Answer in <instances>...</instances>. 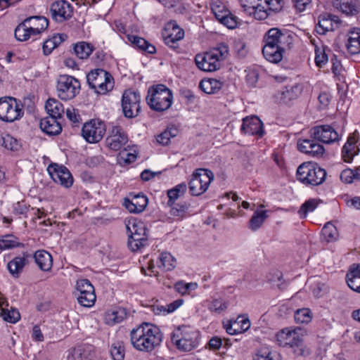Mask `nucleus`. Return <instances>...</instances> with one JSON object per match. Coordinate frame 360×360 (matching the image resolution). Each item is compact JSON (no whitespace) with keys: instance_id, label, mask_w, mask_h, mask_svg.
Returning <instances> with one entry per match:
<instances>
[{"instance_id":"obj_27","label":"nucleus","mask_w":360,"mask_h":360,"mask_svg":"<svg viewBox=\"0 0 360 360\" xmlns=\"http://www.w3.org/2000/svg\"><path fill=\"white\" fill-rule=\"evenodd\" d=\"M30 255L27 252L22 256L15 257L8 263V269L14 277H18L23 268L28 264Z\"/></svg>"},{"instance_id":"obj_63","label":"nucleus","mask_w":360,"mask_h":360,"mask_svg":"<svg viewBox=\"0 0 360 360\" xmlns=\"http://www.w3.org/2000/svg\"><path fill=\"white\" fill-rule=\"evenodd\" d=\"M285 4V0H271V12L275 13L282 12L284 9Z\"/></svg>"},{"instance_id":"obj_9","label":"nucleus","mask_w":360,"mask_h":360,"mask_svg":"<svg viewBox=\"0 0 360 360\" xmlns=\"http://www.w3.org/2000/svg\"><path fill=\"white\" fill-rule=\"evenodd\" d=\"M56 88L58 96L63 101H68L74 98L79 94L80 83L72 76L60 75Z\"/></svg>"},{"instance_id":"obj_35","label":"nucleus","mask_w":360,"mask_h":360,"mask_svg":"<svg viewBox=\"0 0 360 360\" xmlns=\"http://www.w3.org/2000/svg\"><path fill=\"white\" fill-rule=\"evenodd\" d=\"M127 38L131 44L138 47L140 50L144 51L148 53H154L156 51L155 47L143 38L134 35H128Z\"/></svg>"},{"instance_id":"obj_7","label":"nucleus","mask_w":360,"mask_h":360,"mask_svg":"<svg viewBox=\"0 0 360 360\" xmlns=\"http://www.w3.org/2000/svg\"><path fill=\"white\" fill-rule=\"evenodd\" d=\"M291 42L292 37L287 31L271 28V63H278L282 60Z\"/></svg>"},{"instance_id":"obj_16","label":"nucleus","mask_w":360,"mask_h":360,"mask_svg":"<svg viewBox=\"0 0 360 360\" xmlns=\"http://www.w3.org/2000/svg\"><path fill=\"white\" fill-rule=\"evenodd\" d=\"M47 170L56 183L60 184L65 188H69L72 185V176L65 166L53 163L48 167Z\"/></svg>"},{"instance_id":"obj_49","label":"nucleus","mask_w":360,"mask_h":360,"mask_svg":"<svg viewBox=\"0 0 360 360\" xmlns=\"http://www.w3.org/2000/svg\"><path fill=\"white\" fill-rule=\"evenodd\" d=\"M160 262L166 271L174 269L176 264V259L169 252H163L160 257Z\"/></svg>"},{"instance_id":"obj_64","label":"nucleus","mask_w":360,"mask_h":360,"mask_svg":"<svg viewBox=\"0 0 360 360\" xmlns=\"http://www.w3.org/2000/svg\"><path fill=\"white\" fill-rule=\"evenodd\" d=\"M28 207L24 202H18L13 205V212L15 214H26Z\"/></svg>"},{"instance_id":"obj_37","label":"nucleus","mask_w":360,"mask_h":360,"mask_svg":"<svg viewBox=\"0 0 360 360\" xmlns=\"http://www.w3.org/2000/svg\"><path fill=\"white\" fill-rule=\"evenodd\" d=\"M29 21L25 20L15 28V37L17 40L24 41L30 39L31 36H34L30 30L31 27L28 26Z\"/></svg>"},{"instance_id":"obj_55","label":"nucleus","mask_w":360,"mask_h":360,"mask_svg":"<svg viewBox=\"0 0 360 360\" xmlns=\"http://www.w3.org/2000/svg\"><path fill=\"white\" fill-rule=\"evenodd\" d=\"M348 51L351 54H357L360 53V40L355 38H348L346 44Z\"/></svg>"},{"instance_id":"obj_14","label":"nucleus","mask_w":360,"mask_h":360,"mask_svg":"<svg viewBox=\"0 0 360 360\" xmlns=\"http://www.w3.org/2000/svg\"><path fill=\"white\" fill-rule=\"evenodd\" d=\"M245 11L259 20L266 19L270 10V0H240Z\"/></svg>"},{"instance_id":"obj_24","label":"nucleus","mask_w":360,"mask_h":360,"mask_svg":"<svg viewBox=\"0 0 360 360\" xmlns=\"http://www.w3.org/2000/svg\"><path fill=\"white\" fill-rule=\"evenodd\" d=\"M148 202L147 197L139 193L133 196L131 199L125 198L123 205L131 213H141L146 209Z\"/></svg>"},{"instance_id":"obj_23","label":"nucleus","mask_w":360,"mask_h":360,"mask_svg":"<svg viewBox=\"0 0 360 360\" xmlns=\"http://www.w3.org/2000/svg\"><path fill=\"white\" fill-rule=\"evenodd\" d=\"M302 92V87L295 84L290 88L285 87L274 95L275 102L279 104H288L291 101L296 99Z\"/></svg>"},{"instance_id":"obj_46","label":"nucleus","mask_w":360,"mask_h":360,"mask_svg":"<svg viewBox=\"0 0 360 360\" xmlns=\"http://www.w3.org/2000/svg\"><path fill=\"white\" fill-rule=\"evenodd\" d=\"M295 321L297 323H309L312 319V314L309 309L303 308L297 309L295 313Z\"/></svg>"},{"instance_id":"obj_25","label":"nucleus","mask_w":360,"mask_h":360,"mask_svg":"<svg viewBox=\"0 0 360 360\" xmlns=\"http://www.w3.org/2000/svg\"><path fill=\"white\" fill-rule=\"evenodd\" d=\"M357 139L354 134L350 135L342 149V158L346 162H351L354 157L358 155L359 148L356 146Z\"/></svg>"},{"instance_id":"obj_59","label":"nucleus","mask_w":360,"mask_h":360,"mask_svg":"<svg viewBox=\"0 0 360 360\" xmlns=\"http://www.w3.org/2000/svg\"><path fill=\"white\" fill-rule=\"evenodd\" d=\"M224 14L226 15V17L224 18L221 23L229 29L235 28L237 25L236 18L233 16L229 11Z\"/></svg>"},{"instance_id":"obj_30","label":"nucleus","mask_w":360,"mask_h":360,"mask_svg":"<svg viewBox=\"0 0 360 360\" xmlns=\"http://www.w3.org/2000/svg\"><path fill=\"white\" fill-rule=\"evenodd\" d=\"M348 286L354 291L359 292L360 288V264H352L346 275Z\"/></svg>"},{"instance_id":"obj_18","label":"nucleus","mask_w":360,"mask_h":360,"mask_svg":"<svg viewBox=\"0 0 360 360\" xmlns=\"http://www.w3.org/2000/svg\"><path fill=\"white\" fill-rule=\"evenodd\" d=\"M128 141L127 135L119 126L112 128L106 138V145L113 150H120Z\"/></svg>"},{"instance_id":"obj_29","label":"nucleus","mask_w":360,"mask_h":360,"mask_svg":"<svg viewBox=\"0 0 360 360\" xmlns=\"http://www.w3.org/2000/svg\"><path fill=\"white\" fill-rule=\"evenodd\" d=\"M33 257L36 264L41 270L48 271L51 269L53 265V259L49 252L44 250H37L34 254Z\"/></svg>"},{"instance_id":"obj_34","label":"nucleus","mask_w":360,"mask_h":360,"mask_svg":"<svg viewBox=\"0 0 360 360\" xmlns=\"http://www.w3.org/2000/svg\"><path fill=\"white\" fill-rule=\"evenodd\" d=\"M333 18H335V16H331L327 13L319 15L318 23L316 27V32L320 34H324L327 32L333 30Z\"/></svg>"},{"instance_id":"obj_26","label":"nucleus","mask_w":360,"mask_h":360,"mask_svg":"<svg viewBox=\"0 0 360 360\" xmlns=\"http://www.w3.org/2000/svg\"><path fill=\"white\" fill-rule=\"evenodd\" d=\"M128 236V247L133 252L141 250L148 244L147 230L138 233L129 234Z\"/></svg>"},{"instance_id":"obj_3","label":"nucleus","mask_w":360,"mask_h":360,"mask_svg":"<svg viewBox=\"0 0 360 360\" xmlns=\"http://www.w3.org/2000/svg\"><path fill=\"white\" fill-rule=\"evenodd\" d=\"M146 101L152 110L157 112L165 111L172 104V91L164 84L153 85L148 90Z\"/></svg>"},{"instance_id":"obj_19","label":"nucleus","mask_w":360,"mask_h":360,"mask_svg":"<svg viewBox=\"0 0 360 360\" xmlns=\"http://www.w3.org/2000/svg\"><path fill=\"white\" fill-rule=\"evenodd\" d=\"M167 34L165 36V44L173 49L178 48L177 41L184 37V31L175 21L168 22L165 27Z\"/></svg>"},{"instance_id":"obj_36","label":"nucleus","mask_w":360,"mask_h":360,"mask_svg":"<svg viewBox=\"0 0 360 360\" xmlns=\"http://www.w3.org/2000/svg\"><path fill=\"white\" fill-rule=\"evenodd\" d=\"M167 205L170 207V214L181 219L186 216L190 207V204L185 201L167 203Z\"/></svg>"},{"instance_id":"obj_40","label":"nucleus","mask_w":360,"mask_h":360,"mask_svg":"<svg viewBox=\"0 0 360 360\" xmlns=\"http://www.w3.org/2000/svg\"><path fill=\"white\" fill-rule=\"evenodd\" d=\"M23 246L24 245L13 235H5L0 238V251Z\"/></svg>"},{"instance_id":"obj_33","label":"nucleus","mask_w":360,"mask_h":360,"mask_svg":"<svg viewBox=\"0 0 360 360\" xmlns=\"http://www.w3.org/2000/svg\"><path fill=\"white\" fill-rule=\"evenodd\" d=\"M334 6L346 15H354L360 12V6L352 1L335 0Z\"/></svg>"},{"instance_id":"obj_62","label":"nucleus","mask_w":360,"mask_h":360,"mask_svg":"<svg viewBox=\"0 0 360 360\" xmlns=\"http://www.w3.org/2000/svg\"><path fill=\"white\" fill-rule=\"evenodd\" d=\"M225 328L226 332L230 335H236L242 332L240 329L239 323L236 321L233 323L229 321L225 325Z\"/></svg>"},{"instance_id":"obj_43","label":"nucleus","mask_w":360,"mask_h":360,"mask_svg":"<svg viewBox=\"0 0 360 360\" xmlns=\"http://www.w3.org/2000/svg\"><path fill=\"white\" fill-rule=\"evenodd\" d=\"M268 217L266 211H256L249 221V228L252 231L257 230Z\"/></svg>"},{"instance_id":"obj_61","label":"nucleus","mask_w":360,"mask_h":360,"mask_svg":"<svg viewBox=\"0 0 360 360\" xmlns=\"http://www.w3.org/2000/svg\"><path fill=\"white\" fill-rule=\"evenodd\" d=\"M253 360H270V350L268 348H261L253 357Z\"/></svg>"},{"instance_id":"obj_47","label":"nucleus","mask_w":360,"mask_h":360,"mask_svg":"<svg viewBox=\"0 0 360 360\" xmlns=\"http://www.w3.org/2000/svg\"><path fill=\"white\" fill-rule=\"evenodd\" d=\"M319 200L309 199L302 205L299 210V214L301 218H305L309 212H312L318 206Z\"/></svg>"},{"instance_id":"obj_54","label":"nucleus","mask_w":360,"mask_h":360,"mask_svg":"<svg viewBox=\"0 0 360 360\" xmlns=\"http://www.w3.org/2000/svg\"><path fill=\"white\" fill-rule=\"evenodd\" d=\"M262 41L264 43L262 55L266 60L270 61V30L265 33Z\"/></svg>"},{"instance_id":"obj_48","label":"nucleus","mask_w":360,"mask_h":360,"mask_svg":"<svg viewBox=\"0 0 360 360\" xmlns=\"http://www.w3.org/2000/svg\"><path fill=\"white\" fill-rule=\"evenodd\" d=\"M322 234L328 242L335 240L338 237L336 227L330 222L326 223L323 227Z\"/></svg>"},{"instance_id":"obj_15","label":"nucleus","mask_w":360,"mask_h":360,"mask_svg":"<svg viewBox=\"0 0 360 360\" xmlns=\"http://www.w3.org/2000/svg\"><path fill=\"white\" fill-rule=\"evenodd\" d=\"M50 13L53 20L58 22H62L72 18L73 7L66 0H58L51 4Z\"/></svg>"},{"instance_id":"obj_53","label":"nucleus","mask_w":360,"mask_h":360,"mask_svg":"<svg viewBox=\"0 0 360 360\" xmlns=\"http://www.w3.org/2000/svg\"><path fill=\"white\" fill-rule=\"evenodd\" d=\"M110 354L114 360H123L124 358V349L120 342L115 343L110 349Z\"/></svg>"},{"instance_id":"obj_51","label":"nucleus","mask_w":360,"mask_h":360,"mask_svg":"<svg viewBox=\"0 0 360 360\" xmlns=\"http://www.w3.org/2000/svg\"><path fill=\"white\" fill-rule=\"evenodd\" d=\"M197 288L195 283H184V281H179L175 284V289L181 295L190 293L191 291Z\"/></svg>"},{"instance_id":"obj_60","label":"nucleus","mask_w":360,"mask_h":360,"mask_svg":"<svg viewBox=\"0 0 360 360\" xmlns=\"http://www.w3.org/2000/svg\"><path fill=\"white\" fill-rule=\"evenodd\" d=\"M354 172L351 169H344L340 174V179L345 184H351L354 181Z\"/></svg>"},{"instance_id":"obj_6","label":"nucleus","mask_w":360,"mask_h":360,"mask_svg":"<svg viewBox=\"0 0 360 360\" xmlns=\"http://www.w3.org/2000/svg\"><path fill=\"white\" fill-rule=\"evenodd\" d=\"M86 80L90 88L99 94H105L114 87L113 77L103 69L91 70L86 75Z\"/></svg>"},{"instance_id":"obj_1","label":"nucleus","mask_w":360,"mask_h":360,"mask_svg":"<svg viewBox=\"0 0 360 360\" xmlns=\"http://www.w3.org/2000/svg\"><path fill=\"white\" fill-rule=\"evenodd\" d=\"M131 342L138 350L150 352L162 342V334L157 326L144 323L131 331Z\"/></svg>"},{"instance_id":"obj_13","label":"nucleus","mask_w":360,"mask_h":360,"mask_svg":"<svg viewBox=\"0 0 360 360\" xmlns=\"http://www.w3.org/2000/svg\"><path fill=\"white\" fill-rule=\"evenodd\" d=\"M78 302L83 307H91L96 302L94 288L88 279H80L76 283Z\"/></svg>"},{"instance_id":"obj_38","label":"nucleus","mask_w":360,"mask_h":360,"mask_svg":"<svg viewBox=\"0 0 360 360\" xmlns=\"http://www.w3.org/2000/svg\"><path fill=\"white\" fill-rule=\"evenodd\" d=\"M127 317L126 310L123 308H119L116 310L108 311L105 314V321L108 324L113 325L119 323Z\"/></svg>"},{"instance_id":"obj_42","label":"nucleus","mask_w":360,"mask_h":360,"mask_svg":"<svg viewBox=\"0 0 360 360\" xmlns=\"http://www.w3.org/2000/svg\"><path fill=\"white\" fill-rule=\"evenodd\" d=\"M126 229L128 235L141 233L147 230L145 224L137 219L131 217L125 221Z\"/></svg>"},{"instance_id":"obj_44","label":"nucleus","mask_w":360,"mask_h":360,"mask_svg":"<svg viewBox=\"0 0 360 360\" xmlns=\"http://www.w3.org/2000/svg\"><path fill=\"white\" fill-rule=\"evenodd\" d=\"M187 188L185 183L178 184L174 188L167 191V196L169 200L167 203L176 202V200L184 194Z\"/></svg>"},{"instance_id":"obj_11","label":"nucleus","mask_w":360,"mask_h":360,"mask_svg":"<svg viewBox=\"0 0 360 360\" xmlns=\"http://www.w3.org/2000/svg\"><path fill=\"white\" fill-rule=\"evenodd\" d=\"M105 131V123L96 119L86 122L82 129V136L90 143L99 142L103 138Z\"/></svg>"},{"instance_id":"obj_56","label":"nucleus","mask_w":360,"mask_h":360,"mask_svg":"<svg viewBox=\"0 0 360 360\" xmlns=\"http://www.w3.org/2000/svg\"><path fill=\"white\" fill-rule=\"evenodd\" d=\"M227 306L226 302H224L222 300L216 299L214 300L210 305L209 309L212 311H215L217 313H221L224 311L226 309Z\"/></svg>"},{"instance_id":"obj_21","label":"nucleus","mask_w":360,"mask_h":360,"mask_svg":"<svg viewBox=\"0 0 360 360\" xmlns=\"http://www.w3.org/2000/svg\"><path fill=\"white\" fill-rule=\"evenodd\" d=\"M215 56L216 55H213L211 51L205 55L197 54L195 57V62L197 67L202 71H214L220 67V63Z\"/></svg>"},{"instance_id":"obj_31","label":"nucleus","mask_w":360,"mask_h":360,"mask_svg":"<svg viewBox=\"0 0 360 360\" xmlns=\"http://www.w3.org/2000/svg\"><path fill=\"white\" fill-rule=\"evenodd\" d=\"M30 20L28 26L34 36L41 34L49 25V20L43 16H32L25 19Z\"/></svg>"},{"instance_id":"obj_8","label":"nucleus","mask_w":360,"mask_h":360,"mask_svg":"<svg viewBox=\"0 0 360 360\" xmlns=\"http://www.w3.org/2000/svg\"><path fill=\"white\" fill-rule=\"evenodd\" d=\"M214 180L213 172L207 169H197L192 174L188 188L192 195L198 196L204 193Z\"/></svg>"},{"instance_id":"obj_12","label":"nucleus","mask_w":360,"mask_h":360,"mask_svg":"<svg viewBox=\"0 0 360 360\" xmlns=\"http://www.w3.org/2000/svg\"><path fill=\"white\" fill-rule=\"evenodd\" d=\"M140 95L138 92L131 89L125 90L122 98V111L126 117H136L141 110Z\"/></svg>"},{"instance_id":"obj_39","label":"nucleus","mask_w":360,"mask_h":360,"mask_svg":"<svg viewBox=\"0 0 360 360\" xmlns=\"http://www.w3.org/2000/svg\"><path fill=\"white\" fill-rule=\"evenodd\" d=\"M199 86L206 94H215L221 88L222 83L216 79H209L202 80Z\"/></svg>"},{"instance_id":"obj_57","label":"nucleus","mask_w":360,"mask_h":360,"mask_svg":"<svg viewBox=\"0 0 360 360\" xmlns=\"http://www.w3.org/2000/svg\"><path fill=\"white\" fill-rule=\"evenodd\" d=\"M271 283H276V286L279 290H283L287 286L286 282L283 279V274L280 271H276L274 274L271 278Z\"/></svg>"},{"instance_id":"obj_20","label":"nucleus","mask_w":360,"mask_h":360,"mask_svg":"<svg viewBox=\"0 0 360 360\" xmlns=\"http://www.w3.org/2000/svg\"><path fill=\"white\" fill-rule=\"evenodd\" d=\"M297 147L300 152L316 158L321 157L325 152L323 146L314 139L299 140Z\"/></svg>"},{"instance_id":"obj_2","label":"nucleus","mask_w":360,"mask_h":360,"mask_svg":"<svg viewBox=\"0 0 360 360\" xmlns=\"http://www.w3.org/2000/svg\"><path fill=\"white\" fill-rule=\"evenodd\" d=\"M304 335L305 332L301 328H285L277 333L276 340L280 346L292 349L295 355L306 357L311 352L303 343Z\"/></svg>"},{"instance_id":"obj_10","label":"nucleus","mask_w":360,"mask_h":360,"mask_svg":"<svg viewBox=\"0 0 360 360\" xmlns=\"http://www.w3.org/2000/svg\"><path fill=\"white\" fill-rule=\"evenodd\" d=\"M24 112L20 104L11 97L0 98V120L6 122H13L21 118Z\"/></svg>"},{"instance_id":"obj_22","label":"nucleus","mask_w":360,"mask_h":360,"mask_svg":"<svg viewBox=\"0 0 360 360\" xmlns=\"http://www.w3.org/2000/svg\"><path fill=\"white\" fill-rule=\"evenodd\" d=\"M240 130L244 134L257 135L259 137L264 134L263 123L257 116L243 118Z\"/></svg>"},{"instance_id":"obj_32","label":"nucleus","mask_w":360,"mask_h":360,"mask_svg":"<svg viewBox=\"0 0 360 360\" xmlns=\"http://www.w3.org/2000/svg\"><path fill=\"white\" fill-rule=\"evenodd\" d=\"M45 108L49 115V117L57 120L60 119L64 112L63 105L55 98H49L46 103Z\"/></svg>"},{"instance_id":"obj_4","label":"nucleus","mask_w":360,"mask_h":360,"mask_svg":"<svg viewBox=\"0 0 360 360\" xmlns=\"http://www.w3.org/2000/svg\"><path fill=\"white\" fill-rule=\"evenodd\" d=\"M199 336L198 330L190 326H182L173 332L172 341L179 350L190 352L198 345Z\"/></svg>"},{"instance_id":"obj_58","label":"nucleus","mask_w":360,"mask_h":360,"mask_svg":"<svg viewBox=\"0 0 360 360\" xmlns=\"http://www.w3.org/2000/svg\"><path fill=\"white\" fill-rule=\"evenodd\" d=\"M174 136L176 134H171V130H165L157 136L156 139L159 143L166 146L169 143L171 138Z\"/></svg>"},{"instance_id":"obj_50","label":"nucleus","mask_w":360,"mask_h":360,"mask_svg":"<svg viewBox=\"0 0 360 360\" xmlns=\"http://www.w3.org/2000/svg\"><path fill=\"white\" fill-rule=\"evenodd\" d=\"M1 145L5 148L13 151L18 150L20 146L18 140L9 134L1 137Z\"/></svg>"},{"instance_id":"obj_41","label":"nucleus","mask_w":360,"mask_h":360,"mask_svg":"<svg viewBox=\"0 0 360 360\" xmlns=\"http://www.w3.org/2000/svg\"><path fill=\"white\" fill-rule=\"evenodd\" d=\"M93 50V46L85 41L78 42L74 46L75 53L80 59H86Z\"/></svg>"},{"instance_id":"obj_17","label":"nucleus","mask_w":360,"mask_h":360,"mask_svg":"<svg viewBox=\"0 0 360 360\" xmlns=\"http://www.w3.org/2000/svg\"><path fill=\"white\" fill-rule=\"evenodd\" d=\"M313 139L325 143H331L339 140L338 132L330 125H319L310 131Z\"/></svg>"},{"instance_id":"obj_5","label":"nucleus","mask_w":360,"mask_h":360,"mask_svg":"<svg viewBox=\"0 0 360 360\" xmlns=\"http://www.w3.org/2000/svg\"><path fill=\"white\" fill-rule=\"evenodd\" d=\"M326 176L325 169L310 162L302 163L297 169V180L306 185H320L325 181Z\"/></svg>"},{"instance_id":"obj_45","label":"nucleus","mask_w":360,"mask_h":360,"mask_svg":"<svg viewBox=\"0 0 360 360\" xmlns=\"http://www.w3.org/2000/svg\"><path fill=\"white\" fill-rule=\"evenodd\" d=\"M0 316L4 321L11 323L18 322L20 319L19 311L13 307H11V309H3L2 311H1Z\"/></svg>"},{"instance_id":"obj_28","label":"nucleus","mask_w":360,"mask_h":360,"mask_svg":"<svg viewBox=\"0 0 360 360\" xmlns=\"http://www.w3.org/2000/svg\"><path fill=\"white\" fill-rule=\"evenodd\" d=\"M41 129L46 134L52 136L60 133L62 127L57 119L46 117L41 120L39 124Z\"/></svg>"},{"instance_id":"obj_52","label":"nucleus","mask_w":360,"mask_h":360,"mask_svg":"<svg viewBox=\"0 0 360 360\" xmlns=\"http://www.w3.org/2000/svg\"><path fill=\"white\" fill-rule=\"evenodd\" d=\"M211 53L216 55L215 58L218 61L224 60L229 54V47L226 44H220L217 48L214 49Z\"/></svg>"}]
</instances>
